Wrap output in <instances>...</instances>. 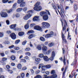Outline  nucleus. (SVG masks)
Masks as SVG:
<instances>
[{"instance_id":"f257e3e1","label":"nucleus","mask_w":78,"mask_h":78,"mask_svg":"<svg viewBox=\"0 0 78 78\" xmlns=\"http://www.w3.org/2000/svg\"><path fill=\"white\" fill-rule=\"evenodd\" d=\"M33 12V10H29L27 12L28 14H26V16L23 17L24 20H27L28 19L31 17V13Z\"/></svg>"},{"instance_id":"f03ea898","label":"nucleus","mask_w":78,"mask_h":78,"mask_svg":"<svg viewBox=\"0 0 78 78\" xmlns=\"http://www.w3.org/2000/svg\"><path fill=\"white\" fill-rule=\"evenodd\" d=\"M40 5V2H37L34 5L35 7L34 8V9L35 11H41L42 9V7L41 6H39Z\"/></svg>"},{"instance_id":"7ed1b4c3","label":"nucleus","mask_w":78,"mask_h":78,"mask_svg":"<svg viewBox=\"0 0 78 78\" xmlns=\"http://www.w3.org/2000/svg\"><path fill=\"white\" fill-rule=\"evenodd\" d=\"M43 28H47L50 27V24L46 22H43L42 23Z\"/></svg>"},{"instance_id":"20e7f679","label":"nucleus","mask_w":78,"mask_h":78,"mask_svg":"<svg viewBox=\"0 0 78 78\" xmlns=\"http://www.w3.org/2000/svg\"><path fill=\"white\" fill-rule=\"evenodd\" d=\"M53 34V32L51 31L50 32L49 34H46V36H45V37H46V38H48L49 37H52Z\"/></svg>"},{"instance_id":"39448f33","label":"nucleus","mask_w":78,"mask_h":78,"mask_svg":"<svg viewBox=\"0 0 78 78\" xmlns=\"http://www.w3.org/2000/svg\"><path fill=\"white\" fill-rule=\"evenodd\" d=\"M1 16L2 17L5 18V17H8V14H7L6 12H2L1 13Z\"/></svg>"},{"instance_id":"423d86ee","label":"nucleus","mask_w":78,"mask_h":78,"mask_svg":"<svg viewBox=\"0 0 78 78\" xmlns=\"http://www.w3.org/2000/svg\"><path fill=\"white\" fill-rule=\"evenodd\" d=\"M34 28L36 30H38V31H42V28L39 26H36L34 27Z\"/></svg>"},{"instance_id":"0eeeda50","label":"nucleus","mask_w":78,"mask_h":78,"mask_svg":"<svg viewBox=\"0 0 78 78\" xmlns=\"http://www.w3.org/2000/svg\"><path fill=\"white\" fill-rule=\"evenodd\" d=\"M10 36L12 39H16V35L14 33H12L10 35Z\"/></svg>"},{"instance_id":"6e6552de","label":"nucleus","mask_w":78,"mask_h":78,"mask_svg":"<svg viewBox=\"0 0 78 78\" xmlns=\"http://www.w3.org/2000/svg\"><path fill=\"white\" fill-rule=\"evenodd\" d=\"M62 39L63 41V43H64V42L65 43H66L67 42V41H66V40L64 38V34H63V33L62 32Z\"/></svg>"},{"instance_id":"1a4fd4ad","label":"nucleus","mask_w":78,"mask_h":78,"mask_svg":"<svg viewBox=\"0 0 78 78\" xmlns=\"http://www.w3.org/2000/svg\"><path fill=\"white\" fill-rule=\"evenodd\" d=\"M33 20L34 21H37V22H39V16H37L34 17L33 18Z\"/></svg>"},{"instance_id":"9d476101","label":"nucleus","mask_w":78,"mask_h":78,"mask_svg":"<svg viewBox=\"0 0 78 78\" xmlns=\"http://www.w3.org/2000/svg\"><path fill=\"white\" fill-rule=\"evenodd\" d=\"M42 50L43 51H46L47 50V47L45 46H43L42 47Z\"/></svg>"},{"instance_id":"9b49d317","label":"nucleus","mask_w":78,"mask_h":78,"mask_svg":"<svg viewBox=\"0 0 78 78\" xmlns=\"http://www.w3.org/2000/svg\"><path fill=\"white\" fill-rule=\"evenodd\" d=\"M45 66H43L41 68V72H42V73H45Z\"/></svg>"},{"instance_id":"f8f14e48","label":"nucleus","mask_w":78,"mask_h":78,"mask_svg":"<svg viewBox=\"0 0 78 78\" xmlns=\"http://www.w3.org/2000/svg\"><path fill=\"white\" fill-rule=\"evenodd\" d=\"M60 12L62 16H63V14H64V9H63V7L62 6L61 7Z\"/></svg>"},{"instance_id":"ddd939ff","label":"nucleus","mask_w":78,"mask_h":78,"mask_svg":"<svg viewBox=\"0 0 78 78\" xmlns=\"http://www.w3.org/2000/svg\"><path fill=\"white\" fill-rule=\"evenodd\" d=\"M43 59L45 61H49V58H48V57L46 56H44Z\"/></svg>"},{"instance_id":"4468645a","label":"nucleus","mask_w":78,"mask_h":78,"mask_svg":"<svg viewBox=\"0 0 78 78\" xmlns=\"http://www.w3.org/2000/svg\"><path fill=\"white\" fill-rule=\"evenodd\" d=\"M48 17L47 15H44L43 16V19L44 20H48Z\"/></svg>"},{"instance_id":"2eb2a0df","label":"nucleus","mask_w":78,"mask_h":78,"mask_svg":"<svg viewBox=\"0 0 78 78\" xmlns=\"http://www.w3.org/2000/svg\"><path fill=\"white\" fill-rule=\"evenodd\" d=\"M36 48L39 50H42V46L40 45H38L36 47Z\"/></svg>"},{"instance_id":"dca6fc26","label":"nucleus","mask_w":78,"mask_h":78,"mask_svg":"<svg viewBox=\"0 0 78 78\" xmlns=\"http://www.w3.org/2000/svg\"><path fill=\"white\" fill-rule=\"evenodd\" d=\"M40 14L41 16H43L45 14H47V13L45 12H40Z\"/></svg>"},{"instance_id":"f3484780","label":"nucleus","mask_w":78,"mask_h":78,"mask_svg":"<svg viewBox=\"0 0 78 78\" xmlns=\"http://www.w3.org/2000/svg\"><path fill=\"white\" fill-rule=\"evenodd\" d=\"M57 77V75L56 74H54L52 76H49V78H56Z\"/></svg>"},{"instance_id":"a211bd4d","label":"nucleus","mask_w":78,"mask_h":78,"mask_svg":"<svg viewBox=\"0 0 78 78\" xmlns=\"http://www.w3.org/2000/svg\"><path fill=\"white\" fill-rule=\"evenodd\" d=\"M24 33L23 32H21L18 33V35L20 36H22L23 35H24Z\"/></svg>"},{"instance_id":"6ab92c4d","label":"nucleus","mask_w":78,"mask_h":78,"mask_svg":"<svg viewBox=\"0 0 78 78\" xmlns=\"http://www.w3.org/2000/svg\"><path fill=\"white\" fill-rule=\"evenodd\" d=\"M17 68L18 69H22V65L20 63H19L17 65Z\"/></svg>"},{"instance_id":"aec40b11","label":"nucleus","mask_w":78,"mask_h":78,"mask_svg":"<svg viewBox=\"0 0 78 78\" xmlns=\"http://www.w3.org/2000/svg\"><path fill=\"white\" fill-rule=\"evenodd\" d=\"M16 27V24H13L10 26V28L13 29Z\"/></svg>"},{"instance_id":"412c9836","label":"nucleus","mask_w":78,"mask_h":78,"mask_svg":"<svg viewBox=\"0 0 78 78\" xmlns=\"http://www.w3.org/2000/svg\"><path fill=\"white\" fill-rule=\"evenodd\" d=\"M35 35L33 34H32L30 35L28 37V38L29 39H31V38H33V37H35Z\"/></svg>"},{"instance_id":"4be33fe9","label":"nucleus","mask_w":78,"mask_h":78,"mask_svg":"<svg viewBox=\"0 0 78 78\" xmlns=\"http://www.w3.org/2000/svg\"><path fill=\"white\" fill-rule=\"evenodd\" d=\"M24 28L26 30L28 29L29 28V24H28V23H27L25 26Z\"/></svg>"},{"instance_id":"5701e85b","label":"nucleus","mask_w":78,"mask_h":78,"mask_svg":"<svg viewBox=\"0 0 78 78\" xmlns=\"http://www.w3.org/2000/svg\"><path fill=\"white\" fill-rule=\"evenodd\" d=\"M25 5V2H23L20 4V7H23V6H24Z\"/></svg>"},{"instance_id":"b1692460","label":"nucleus","mask_w":78,"mask_h":78,"mask_svg":"<svg viewBox=\"0 0 78 78\" xmlns=\"http://www.w3.org/2000/svg\"><path fill=\"white\" fill-rule=\"evenodd\" d=\"M22 10H23L22 8H20L17 9L16 11L17 12H21Z\"/></svg>"},{"instance_id":"393cba45","label":"nucleus","mask_w":78,"mask_h":78,"mask_svg":"<svg viewBox=\"0 0 78 78\" xmlns=\"http://www.w3.org/2000/svg\"><path fill=\"white\" fill-rule=\"evenodd\" d=\"M38 56L39 58H42L44 57V54H40Z\"/></svg>"},{"instance_id":"a878e982","label":"nucleus","mask_w":78,"mask_h":78,"mask_svg":"<svg viewBox=\"0 0 78 78\" xmlns=\"http://www.w3.org/2000/svg\"><path fill=\"white\" fill-rule=\"evenodd\" d=\"M10 58L12 61H14L16 59V57L14 55L12 56Z\"/></svg>"},{"instance_id":"bb28decb","label":"nucleus","mask_w":78,"mask_h":78,"mask_svg":"<svg viewBox=\"0 0 78 78\" xmlns=\"http://www.w3.org/2000/svg\"><path fill=\"white\" fill-rule=\"evenodd\" d=\"M20 62H26L27 61L25 59H21L20 60Z\"/></svg>"},{"instance_id":"cd10ccee","label":"nucleus","mask_w":78,"mask_h":78,"mask_svg":"<svg viewBox=\"0 0 78 78\" xmlns=\"http://www.w3.org/2000/svg\"><path fill=\"white\" fill-rule=\"evenodd\" d=\"M40 41H43V42L45 41V38H44L43 37H41L40 38Z\"/></svg>"},{"instance_id":"c85d7f7f","label":"nucleus","mask_w":78,"mask_h":78,"mask_svg":"<svg viewBox=\"0 0 78 78\" xmlns=\"http://www.w3.org/2000/svg\"><path fill=\"white\" fill-rule=\"evenodd\" d=\"M45 66H44V64L42 63L41 64L39 65V69H41V67H44Z\"/></svg>"},{"instance_id":"c756f323","label":"nucleus","mask_w":78,"mask_h":78,"mask_svg":"<svg viewBox=\"0 0 78 78\" xmlns=\"http://www.w3.org/2000/svg\"><path fill=\"white\" fill-rule=\"evenodd\" d=\"M35 61L36 62H35V63L36 64H37V63H36L37 62H39V61H41V59L39 58H36Z\"/></svg>"},{"instance_id":"7c9ffc66","label":"nucleus","mask_w":78,"mask_h":78,"mask_svg":"<svg viewBox=\"0 0 78 78\" xmlns=\"http://www.w3.org/2000/svg\"><path fill=\"white\" fill-rule=\"evenodd\" d=\"M20 41V40H16L15 41V44H19V43Z\"/></svg>"},{"instance_id":"2f4dec72","label":"nucleus","mask_w":78,"mask_h":78,"mask_svg":"<svg viewBox=\"0 0 78 78\" xmlns=\"http://www.w3.org/2000/svg\"><path fill=\"white\" fill-rule=\"evenodd\" d=\"M74 8L75 10H77V5H76V4H74Z\"/></svg>"},{"instance_id":"473e14b6","label":"nucleus","mask_w":78,"mask_h":78,"mask_svg":"<svg viewBox=\"0 0 78 78\" xmlns=\"http://www.w3.org/2000/svg\"><path fill=\"white\" fill-rule=\"evenodd\" d=\"M23 2V0H18V3H19L20 4V3H22Z\"/></svg>"},{"instance_id":"72a5a7b5","label":"nucleus","mask_w":78,"mask_h":78,"mask_svg":"<svg viewBox=\"0 0 78 78\" xmlns=\"http://www.w3.org/2000/svg\"><path fill=\"white\" fill-rule=\"evenodd\" d=\"M25 55L27 56H30L31 55V53L29 52H26L25 53Z\"/></svg>"},{"instance_id":"f704fd0d","label":"nucleus","mask_w":78,"mask_h":78,"mask_svg":"<svg viewBox=\"0 0 78 78\" xmlns=\"http://www.w3.org/2000/svg\"><path fill=\"white\" fill-rule=\"evenodd\" d=\"M54 45V43H51L48 44V45H49V47H52V46H53Z\"/></svg>"},{"instance_id":"c9c22d12","label":"nucleus","mask_w":78,"mask_h":78,"mask_svg":"<svg viewBox=\"0 0 78 78\" xmlns=\"http://www.w3.org/2000/svg\"><path fill=\"white\" fill-rule=\"evenodd\" d=\"M6 11H7L8 13H11V12L12 11V9H10L9 10H6Z\"/></svg>"},{"instance_id":"e433bc0d","label":"nucleus","mask_w":78,"mask_h":78,"mask_svg":"<svg viewBox=\"0 0 78 78\" xmlns=\"http://www.w3.org/2000/svg\"><path fill=\"white\" fill-rule=\"evenodd\" d=\"M4 43L5 44H7L8 45L10 44V42L8 41H5L4 42Z\"/></svg>"},{"instance_id":"4c0bfd02","label":"nucleus","mask_w":78,"mask_h":78,"mask_svg":"<svg viewBox=\"0 0 78 78\" xmlns=\"http://www.w3.org/2000/svg\"><path fill=\"white\" fill-rule=\"evenodd\" d=\"M14 49L16 50H20V48L17 47H15L14 48Z\"/></svg>"},{"instance_id":"58836bf2","label":"nucleus","mask_w":78,"mask_h":78,"mask_svg":"<svg viewBox=\"0 0 78 78\" xmlns=\"http://www.w3.org/2000/svg\"><path fill=\"white\" fill-rule=\"evenodd\" d=\"M30 50V48H27L25 49V51H29Z\"/></svg>"},{"instance_id":"ea45409f","label":"nucleus","mask_w":78,"mask_h":78,"mask_svg":"<svg viewBox=\"0 0 78 78\" xmlns=\"http://www.w3.org/2000/svg\"><path fill=\"white\" fill-rule=\"evenodd\" d=\"M45 66L46 68H47V69H50V68H51V66L50 65H46Z\"/></svg>"},{"instance_id":"a19ab883","label":"nucleus","mask_w":78,"mask_h":78,"mask_svg":"<svg viewBox=\"0 0 78 78\" xmlns=\"http://www.w3.org/2000/svg\"><path fill=\"white\" fill-rule=\"evenodd\" d=\"M21 76L22 78H24L25 77V74L24 73H23L21 74Z\"/></svg>"},{"instance_id":"79ce46f5","label":"nucleus","mask_w":78,"mask_h":78,"mask_svg":"<svg viewBox=\"0 0 78 78\" xmlns=\"http://www.w3.org/2000/svg\"><path fill=\"white\" fill-rule=\"evenodd\" d=\"M34 78H42V76L40 75H37Z\"/></svg>"},{"instance_id":"37998d69","label":"nucleus","mask_w":78,"mask_h":78,"mask_svg":"<svg viewBox=\"0 0 78 78\" xmlns=\"http://www.w3.org/2000/svg\"><path fill=\"white\" fill-rule=\"evenodd\" d=\"M9 1V0H2V2L4 3H6Z\"/></svg>"},{"instance_id":"c03bdc74","label":"nucleus","mask_w":78,"mask_h":78,"mask_svg":"<svg viewBox=\"0 0 78 78\" xmlns=\"http://www.w3.org/2000/svg\"><path fill=\"white\" fill-rule=\"evenodd\" d=\"M51 51H52V49H50L48 50V53H47V55H49L50 53L51 52Z\"/></svg>"},{"instance_id":"a18cd8bd","label":"nucleus","mask_w":78,"mask_h":78,"mask_svg":"<svg viewBox=\"0 0 78 78\" xmlns=\"http://www.w3.org/2000/svg\"><path fill=\"white\" fill-rule=\"evenodd\" d=\"M55 53L54 51H53L52 53L51 56L52 57H55Z\"/></svg>"},{"instance_id":"49530a36","label":"nucleus","mask_w":78,"mask_h":78,"mask_svg":"<svg viewBox=\"0 0 78 78\" xmlns=\"http://www.w3.org/2000/svg\"><path fill=\"white\" fill-rule=\"evenodd\" d=\"M8 71L10 74L12 73H13V71L12 70L8 69Z\"/></svg>"},{"instance_id":"de8ad7c7","label":"nucleus","mask_w":78,"mask_h":78,"mask_svg":"<svg viewBox=\"0 0 78 78\" xmlns=\"http://www.w3.org/2000/svg\"><path fill=\"white\" fill-rule=\"evenodd\" d=\"M27 7H25L23 9V11H24L25 12L27 11Z\"/></svg>"},{"instance_id":"09e8293b","label":"nucleus","mask_w":78,"mask_h":78,"mask_svg":"<svg viewBox=\"0 0 78 78\" xmlns=\"http://www.w3.org/2000/svg\"><path fill=\"white\" fill-rule=\"evenodd\" d=\"M52 7H53V8L54 9H55V10H56V7L55 5H54V4H52Z\"/></svg>"},{"instance_id":"8fccbe9b","label":"nucleus","mask_w":78,"mask_h":78,"mask_svg":"<svg viewBox=\"0 0 78 78\" xmlns=\"http://www.w3.org/2000/svg\"><path fill=\"white\" fill-rule=\"evenodd\" d=\"M17 5V3H14L13 5V8H16V5Z\"/></svg>"},{"instance_id":"3c124183","label":"nucleus","mask_w":78,"mask_h":78,"mask_svg":"<svg viewBox=\"0 0 78 78\" xmlns=\"http://www.w3.org/2000/svg\"><path fill=\"white\" fill-rule=\"evenodd\" d=\"M3 36H4L3 33L0 32V37H3Z\"/></svg>"},{"instance_id":"603ef678","label":"nucleus","mask_w":78,"mask_h":78,"mask_svg":"<svg viewBox=\"0 0 78 78\" xmlns=\"http://www.w3.org/2000/svg\"><path fill=\"white\" fill-rule=\"evenodd\" d=\"M34 33V31L30 30L28 32L27 34H28V33Z\"/></svg>"},{"instance_id":"864d4df0","label":"nucleus","mask_w":78,"mask_h":78,"mask_svg":"<svg viewBox=\"0 0 78 78\" xmlns=\"http://www.w3.org/2000/svg\"><path fill=\"white\" fill-rule=\"evenodd\" d=\"M20 29L19 28H16L14 29V31H19V30H20Z\"/></svg>"},{"instance_id":"5fc2aeb1","label":"nucleus","mask_w":78,"mask_h":78,"mask_svg":"<svg viewBox=\"0 0 78 78\" xmlns=\"http://www.w3.org/2000/svg\"><path fill=\"white\" fill-rule=\"evenodd\" d=\"M66 25H64V27H63V29H62V33H63V31H64V30H66Z\"/></svg>"},{"instance_id":"6e6d98bb","label":"nucleus","mask_w":78,"mask_h":78,"mask_svg":"<svg viewBox=\"0 0 78 78\" xmlns=\"http://www.w3.org/2000/svg\"><path fill=\"white\" fill-rule=\"evenodd\" d=\"M36 25V24L35 23H32L30 24V27H33Z\"/></svg>"},{"instance_id":"4d7b16f0","label":"nucleus","mask_w":78,"mask_h":78,"mask_svg":"<svg viewBox=\"0 0 78 78\" xmlns=\"http://www.w3.org/2000/svg\"><path fill=\"white\" fill-rule=\"evenodd\" d=\"M16 17H20V14L19 13H17L16 15Z\"/></svg>"},{"instance_id":"13d9d810","label":"nucleus","mask_w":78,"mask_h":78,"mask_svg":"<svg viewBox=\"0 0 78 78\" xmlns=\"http://www.w3.org/2000/svg\"><path fill=\"white\" fill-rule=\"evenodd\" d=\"M63 62L64 64L66 65V58L65 57L63 58Z\"/></svg>"},{"instance_id":"bf43d9fd","label":"nucleus","mask_w":78,"mask_h":78,"mask_svg":"<svg viewBox=\"0 0 78 78\" xmlns=\"http://www.w3.org/2000/svg\"><path fill=\"white\" fill-rule=\"evenodd\" d=\"M53 58H54V57L52 56L49 59L51 61H52L53 60Z\"/></svg>"},{"instance_id":"052dcab7","label":"nucleus","mask_w":78,"mask_h":78,"mask_svg":"<svg viewBox=\"0 0 78 78\" xmlns=\"http://www.w3.org/2000/svg\"><path fill=\"white\" fill-rule=\"evenodd\" d=\"M24 58L26 59H28V60H30V58L27 56H26Z\"/></svg>"},{"instance_id":"680f3d73","label":"nucleus","mask_w":78,"mask_h":78,"mask_svg":"<svg viewBox=\"0 0 78 78\" xmlns=\"http://www.w3.org/2000/svg\"><path fill=\"white\" fill-rule=\"evenodd\" d=\"M13 47H14V45H12L9 47V48H13Z\"/></svg>"},{"instance_id":"e2e57ef3","label":"nucleus","mask_w":78,"mask_h":78,"mask_svg":"<svg viewBox=\"0 0 78 78\" xmlns=\"http://www.w3.org/2000/svg\"><path fill=\"white\" fill-rule=\"evenodd\" d=\"M55 73V70H52L51 71V74H54V73Z\"/></svg>"},{"instance_id":"0e129e2a","label":"nucleus","mask_w":78,"mask_h":78,"mask_svg":"<svg viewBox=\"0 0 78 78\" xmlns=\"http://www.w3.org/2000/svg\"><path fill=\"white\" fill-rule=\"evenodd\" d=\"M50 78L49 76L47 77V76L46 75H44V78Z\"/></svg>"},{"instance_id":"69168bd1","label":"nucleus","mask_w":78,"mask_h":78,"mask_svg":"<svg viewBox=\"0 0 78 78\" xmlns=\"http://www.w3.org/2000/svg\"><path fill=\"white\" fill-rule=\"evenodd\" d=\"M27 67H24L22 68V70H27Z\"/></svg>"},{"instance_id":"338daca9","label":"nucleus","mask_w":78,"mask_h":78,"mask_svg":"<svg viewBox=\"0 0 78 78\" xmlns=\"http://www.w3.org/2000/svg\"><path fill=\"white\" fill-rule=\"evenodd\" d=\"M1 55L2 56V57H3L4 56H5V54H4V53H0Z\"/></svg>"},{"instance_id":"774afa93","label":"nucleus","mask_w":78,"mask_h":78,"mask_svg":"<svg viewBox=\"0 0 78 78\" xmlns=\"http://www.w3.org/2000/svg\"><path fill=\"white\" fill-rule=\"evenodd\" d=\"M2 60L3 61H6V60H7V58H3Z\"/></svg>"}]
</instances>
